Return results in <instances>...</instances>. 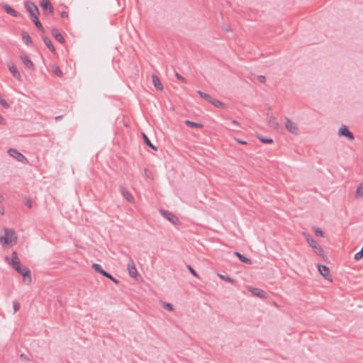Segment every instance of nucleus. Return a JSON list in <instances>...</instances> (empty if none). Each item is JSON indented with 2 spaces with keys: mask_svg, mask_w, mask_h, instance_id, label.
I'll return each mask as SVG.
<instances>
[{
  "mask_svg": "<svg viewBox=\"0 0 363 363\" xmlns=\"http://www.w3.org/2000/svg\"><path fill=\"white\" fill-rule=\"evenodd\" d=\"M6 260L8 264L11 265L18 273L22 275L23 282L28 285L32 281L31 272L27 267H22L21 265L20 260L10 262V257H6Z\"/></svg>",
  "mask_w": 363,
  "mask_h": 363,
  "instance_id": "nucleus-1",
  "label": "nucleus"
},
{
  "mask_svg": "<svg viewBox=\"0 0 363 363\" xmlns=\"http://www.w3.org/2000/svg\"><path fill=\"white\" fill-rule=\"evenodd\" d=\"M4 235H0V244L3 246H13L16 244L18 237L13 229L5 228Z\"/></svg>",
  "mask_w": 363,
  "mask_h": 363,
  "instance_id": "nucleus-2",
  "label": "nucleus"
},
{
  "mask_svg": "<svg viewBox=\"0 0 363 363\" xmlns=\"http://www.w3.org/2000/svg\"><path fill=\"white\" fill-rule=\"evenodd\" d=\"M286 129L291 133L297 135L298 134V126L296 122L292 121L291 119L286 118L284 122Z\"/></svg>",
  "mask_w": 363,
  "mask_h": 363,
  "instance_id": "nucleus-3",
  "label": "nucleus"
},
{
  "mask_svg": "<svg viewBox=\"0 0 363 363\" xmlns=\"http://www.w3.org/2000/svg\"><path fill=\"white\" fill-rule=\"evenodd\" d=\"M25 8L32 17L39 15L38 6L31 1L28 0L24 3Z\"/></svg>",
  "mask_w": 363,
  "mask_h": 363,
  "instance_id": "nucleus-4",
  "label": "nucleus"
},
{
  "mask_svg": "<svg viewBox=\"0 0 363 363\" xmlns=\"http://www.w3.org/2000/svg\"><path fill=\"white\" fill-rule=\"evenodd\" d=\"M8 153L9 155L13 158H15L18 162H21L23 164H26L28 162L27 158L22 155L21 152H19L16 149L11 148L8 150Z\"/></svg>",
  "mask_w": 363,
  "mask_h": 363,
  "instance_id": "nucleus-5",
  "label": "nucleus"
},
{
  "mask_svg": "<svg viewBox=\"0 0 363 363\" xmlns=\"http://www.w3.org/2000/svg\"><path fill=\"white\" fill-rule=\"evenodd\" d=\"M318 269L320 272V274L328 281H332V275L330 274V269L328 267L323 264H318Z\"/></svg>",
  "mask_w": 363,
  "mask_h": 363,
  "instance_id": "nucleus-6",
  "label": "nucleus"
},
{
  "mask_svg": "<svg viewBox=\"0 0 363 363\" xmlns=\"http://www.w3.org/2000/svg\"><path fill=\"white\" fill-rule=\"evenodd\" d=\"M339 136H345L350 140L354 139V135L349 130L347 126L342 125L338 130Z\"/></svg>",
  "mask_w": 363,
  "mask_h": 363,
  "instance_id": "nucleus-7",
  "label": "nucleus"
},
{
  "mask_svg": "<svg viewBox=\"0 0 363 363\" xmlns=\"http://www.w3.org/2000/svg\"><path fill=\"white\" fill-rule=\"evenodd\" d=\"M127 269L128 271V274L130 277L136 279L138 276V270L135 267V263L133 260L130 259L129 260L128 265H127Z\"/></svg>",
  "mask_w": 363,
  "mask_h": 363,
  "instance_id": "nucleus-8",
  "label": "nucleus"
},
{
  "mask_svg": "<svg viewBox=\"0 0 363 363\" xmlns=\"http://www.w3.org/2000/svg\"><path fill=\"white\" fill-rule=\"evenodd\" d=\"M8 67L11 73L12 74L13 77L16 78L18 81L21 82L22 78L20 72H18L17 67L15 65L12 63H9Z\"/></svg>",
  "mask_w": 363,
  "mask_h": 363,
  "instance_id": "nucleus-9",
  "label": "nucleus"
},
{
  "mask_svg": "<svg viewBox=\"0 0 363 363\" xmlns=\"http://www.w3.org/2000/svg\"><path fill=\"white\" fill-rule=\"evenodd\" d=\"M247 290L251 292L255 296L259 297V298H266L267 294L263 290H261L258 288H255L252 286H247Z\"/></svg>",
  "mask_w": 363,
  "mask_h": 363,
  "instance_id": "nucleus-10",
  "label": "nucleus"
},
{
  "mask_svg": "<svg viewBox=\"0 0 363 363\" xmlns=\"http://www.w3.org/2000/svg\"><path fill=\"white\" fill-rule=\"evenodd\" d=\"M160 212L161 213V214L166 218L169 221H170L171 223L175 224L178 222V218L177 217H176L174 215H173L172 213H170L169 211H165V210H160Z\"/></svg>",
  "mask_w": 363,
  "mask_h": 363,
  "instance_id": "nucleus-11",
  "label": "nucleus"
},
{
  "mask_svg": "<svg viewBox=\"0 0 363 363\" xmlns=\"http://www.w3.org/2000/svg\"><path fill=\"white\" fill-rule=\"evenodd\" d=\"M1 6L5 10V11L8 14L11 15V16L16 17V18L20 16V13L18 12H17L16 11H15L13 8H11L7 4L3 3V4H1Z\"/></svg>",
  "mask_w": 363,
  "mask_h": 363,
  "instance_id": "nucleus-12",
  "label": "nucleus"
},
{
  "mask_svg": "<svg viewBox=\"0 0 363 363\" xmlns=\"http://www.w3.org/2000/svg\"><path fill=\"white\" fill-rule=\"evenodd\" d=\"M303 235L305 238L306 242L313 248V250L320 245L317 241H315L309 234L303 233Z\"/></svg>",
  "mask_w": 363,
  "mask_h": 363,
  "instance_id": "nucleus-13",
  "label": "nucleus"
},
{
  "mask_svg": "<svg viewBox=\"0 0 363 363\" xmlns=\"http://www.w3.org/2000/svg\"><path fill=\"white\" fill-rule=\"evenodd\" d=\"M40 5L44 10H48L49 13L52 14L53 13L54 9L49 0H41Z\"/></svg>",
  "mask_w": 363,
  "mask_h": 363,
  "instance_id": "nucleus-14",
  "label": "nucleus"
},
{
  "mask_svg": "<svg viewBox=\"0 0 363 363\" xmlns=\"http://www.w3.org/2000/svg\"><path fill=\"white\" fill-rule=\"evenodd\" d=\"M20 58L26 67L29 69H33V63L27 55H21Z\"/></svg>",
  "mask_w": 363,
  "mask_h": 363,
  "instance_id": "nucleus-15",
  "label": "nucleus"
},
{
  "mask_svg": "<svg viewBox=\"0 0 363 363\" xmlns=\"http://www.w3.org/2000/svg\"><path fill=\"white\" fill-rule=\"evenodd\" d=\"M121 192L123 197L129 202H133L134 199L131 194L123 186H121L120 188Z\"/></svg>",
  "mask_w": 363,
  "mask_h": 363,
  "instance_id": "nucleus-16",
  "label": "nucleus"
},
{
  "mask_svg": "<svg viewBox=\"0 0 363 363\" xmlns=\"http://www.w3.org/2000/svg\"><path fill=\"white\" fill-rule=\"evenodd\" d=\"M268 125L274 128V130H278L279 128V123L276 121V119L273 116H269L267 119Z\"/></svg>",
  "mask_w": 363,
  "mask_h": 363,
  "instance_id": "nucleus-17",
  "label": "nucleus"
},
{
  "mask_svg": "<svg viewBox=\"0 0 363 363\" xmlns=\"http://www.w3.org/2000/svg\"><path fill=\"white\" fill-rule=\"evenodd\" d=\"M152 82H153L155 87L157 90H162L163 86H162V84L160 82V79L155 74L152 75Z\"/></svg>",
  "mask_w": 363,
  "mask_h": 363,
  "instance_id": "nucleus-18",
  "label": "nucleus"
},
{
  "mask_svg": "<svg viewBox=\"0 0 363 363\" xmlns=\"http://www.w3.org/2000/svg\"><path fill=\"white\" fill-rule=\"evenodd\" d=\"M52 35L55 37V38L61 43L65 42L64 38L62 34L57 30L56 28H53L52 30Z\"/></svg>",
  "mask_w": 363,
  "mask_h": 363,
  "instance_id": "nucleus-19",
  "label": "nucleus"
},
{
  "mask_svg": "<svg viewBox=\"0 0 363 363\" xmlns=\"http://www.w3.org/2000/svg\"><path fill=\"white\" fill-rule=\"evenodd\" d=\"M234 255L242 262L245 263V264H252V261L250 259L245 257L244 255H242V254H240V252H234Z\"/></svg>",
  "mask_w": 363,
  "mask_h": 363,
  "instance_id": "nucleus-20",
  "label": "nucleus"
},
{
  "mask_svg": "<svg viewBox=\"0 0 363 363\" xmlns=\"http://www.w3.org/2000/svg\"><path fill=\"white\" fill-rule=\"evenodd\" d=\"M22 38L26 45H30L32 43L31 38L27 32H22Z\"/></svg>",
  "mask_w": 363,
  "mask_h": 363,
  "instance_id": "nucleus-21",
  "label": "nucleus"
},
{
  "mask_svg": "<svg viewBox=\"0 0 363 363\" xmlns=\"http://www.w3.org/2000/svg\"><path fill=\"white\" fill-rule=\"evenodd\" d=\"M185 124L191 128H201L203 127V125L201 123H195L193 121H191L189 120H186L184 121Z\"/></svg>",
  "mask_w": 363,
  "mask_h": 363,
  "instance_id": "nucleus-22",
  "label": "nucleus"
},
{
  "mask_svg": "<svg viewBox=\"0 0 363 363\" xmlns=\"http://www.w3.org/2000/svg\"><path fill=\"white\" fill-rule=\"evenodd\" d=\"M143 139H144V141L145 143V144L147 145H148L150 147H151L152 150H157V147H155L150 140V139L148 138V137L145 134V133H143Z\"/></svg>",
  "mask_w": 363,
  "mask_h": 363,
  "instance_id": "nucleus-23",
  "label": "nucleus"
},
{
  "mask_svg": "<svg viewBox=\"0 0 363 363\" xmlns=\"http://www.w3.org/2000/svg\"><path fill=\"white\" fill-rule=\"evenodd\" d=\"M43 41L45 44L48 46V48L50 50L51 52H55V48L51 42V40L48 37L43 38Z\"/></svg>",
  "mask_w": 363,
  "mask_h": 363,
  "instance_id": "nucleus-24",
  "label": "nucleus"
},
{
  "mask_svg": "<svg viewBox=\"0 0 363 363\" xmlns=\"http://www.w3.org/2000/svg\"><path fill=\"white\" fill-rule=\"evenodd\" d=\"M92 268L98 273H100L102 275H104L106 274V271L104 270L101 267V266L99 264H92Z\"/></svg>",
  "mask_w": 363,
  "mask_h": 363,
  "instance_id": "nucleus-25",
  "label": "nucleus"
},
{
  "mask_svg": "<svg viewBox=\"0 0 363 363\" xmlns=\"http://www.w3.org/2000/svg\"><path fill=\"white\" fill-rule=\"evenodd\" d=\"M33 23H35V26L40 30H42L43 31L44 29H43V27L41 24V23L40 22L39 19H38V16H35L34 17H33Z\"/></svg>",
  "mask_w": 363,
  "mask_h": 363,
  "instance_id": "nucleus-26",
  "label": "nucleus"
},
{
  "mask_svg": "<svg viewBox=\"0 0 363 363\" xmlns=\"http://www.w3.org/2000/svg\"><path fill=\"white\" fill-rule=\"evenodd\" d=\"M52 72L58 77H62V75H63V73L60 70V67L56 65H53L52 66Z\"/></svg>",
  "mask_w": 363,
  "mask_h": 363,
  "instance_id": "nucleus-27",
  "label": "nucleus"
},
{
  "mask_svg": "<svg viewBox=\"0 0 363 363\" xmlns=\"http://www.w3.org/2000/svg\"><path fill=\"white\" fill-rule=\"evenodd\" d=\"M209 102L213 104V106H215L216 107H224V104L221 101H220L219 100H217L216 99H213L211 97V100L209 101Z\"/></svg>",
  "mask_w": 363,
  "mask_h": 363,
  "instance_id": "nucleus-28",
  "label": "nucleus"
},
{
  "mask_svg": "<svg viewBox=\"0 0 363 363\" xmlns=\"http://www.w3.org/2000/svg\"><path fill=\"white\" fill-rule=\"evenodd\" d=\"M355 196H356V198L362 197L363 196V184H360L357 187V189L356 190Z\"/></svg>",
  "mask_w": 363,
  "mask_h": 363,
  "instance_id": "nucleus-29",
  "label": "nucleus"
},
{
  "mask_svg": "<svg viewBox=\"0 0 363 363\" xmlns=\"http://www.w3.org/2000/svg\"><path fill=\"white\" fill-rule=\"evenodd\" d=\"M313 230H314V233H315L316 236H319V237H324L325 236L324 233L323 232V230L320 228H319L318 227H314L313 228Z\"/></svg>",
  "mask_w": 363,
  "mask_h": 363,
  "instance_id": "nucleus-30",
  "label": "nucleus"
},
{
  "mask_svg": "<svg viewBox=\"0 0 363 363\" xmlns=\"http://www.w3.org/2000/svg\"><path fill=\"white\" fill-rule=\"evenodd\" d=\"M218 276L220 279H223V280H225V281H228L229 283L234 284L235 282L234 279H233L232 278H230L229 277H225V276H224L223 274H218Z\"/></svg>",
  "mask_w": 363,
  "mask_h": 363,
  "instance_id": "nucleus-31",
  "label": "nucleus"
},
{
  "mask_svg": "<svg viewBox=\"0 0 363 363\" xmlns=\"http://www.w3.org/2000/svg\"><path fill=\"white\" fill-rule=\"evenodd\" d=\"M314 252L318 255V256H320V257H323L324 256V250L321 247L320 245H319L317 248H315L314 250Z\"/></svg>",
  "mask_w": 363,
  "mask_h": 363,
  "instance_id": "nucleus-32",
  "label": "nucleus"
},
{
  "mask_svg": "<svg viewBox=\"0 0 363 363\" xmlns=\"http://www.w3.org/2000/svg\"><path fill=\"white\" fill-rule=\"evenodd\" d=\"M198 94L203 99H205L206 100H207L208 101H209L211 99V96H209L208 94L201 91H198Z\"/></svg>",
  "mask_w": 363,
  "mask_h": 363,
  "instance_id": "nucleus-33",
  "label": "nucleus"
},
{
  "mask_svg": "<svg viewBox=\"0 0 363 363\" xmlns=\"http://www.w3.org/2000/svg\"><path fill=\"white\" fill-rule=\"evenodd\" d=\"M362 257H363V247L362 248V250L360 251H359L358 252H357L354 255V259L355 260H359Z\"/></svg>",
  "mask_w": 363,
  "mask_h": 363,
  "instance_id": "nucleus-34",
  "label": "nucleus"
},
{
  "mask_svg": "<svg viewBox=\"0 0 363 363\" xmlns=\"http://www.w3.org/2000/svg\"><path fill=\"white\" fill-rule=\"evenodd\" d=\"M13 313H16L20 308V304L17 301H13Z\"/></svg>",
  "mask_w": 363,
  "mask_h": 363,
  "instance_id": "nucleus-35",
  "label": "nucleus"
},
{
  "mask_svg": "<svg viewBox=\"0 0 363 363\" xmlns=\"http://www.w3.org/2000/svg\"><path fill=\"white\" fill-rule=\"evenodd\" d=\"M0 104L5 108H9L10 107L9 104L7 103V101L1 97H0Z\"/></svg>",
  "mask_w": 363,
  "mask_h": 363,
  "instance_id": "nucleus-36",
  "label": "nucleus"
},
{
  "mask_svg": "<svg viewBox=\"0 0 363 363\" xmlns=\"http://www.w3.org/2000/svg\"><path fill=\"white\" fill-rule=\"evenodd\" d=\"M20 260L19 258L18 257V255L16 253V252H12V255H11V257L10 258V262H14V261H18Z\"/></svg>",
  "mask_w": 363,
  "mask_h": 363,
  "instance_id": "nucleus-37",
  "label": "nucleus"
},
{
  "mask_svg": "<svg viewBox=\"0 0 363 363\" xmlns=\"http://www.w3.org/2000/svg\"><path fill=\"white\" fill-rule=\"evenodd\" d=\"M104 277H107L108 279H111L113 282H114L115 284H118V281L115 279L114 277H113L110 274H108V272H106V274L104 275Z\"/></svg>",
  "mask_w": 363,
  "mask_h": 363,
  "instance_id": "nucleus-38",
  "label": "nucleus"
},
{
  "mask_svg": "<svg viewBox=\"0 0 363 363\" xmlns=\"http://www.w3.org/2000/svg\"><path fill=\"white\" fill-rule=\"evenodd\" d=\"M163 306L164 308L167 309L169 311H172L174 310V308L171 303H164L163 304Z\"/></svg>",
  "mask_w": 363,
  "mask_h": 363,
  "instance_id": "nucleus-39",
  "label": "nucleus"
},
{
  "mask_svg": "<svg viewBox=\"0 0 363 363\" xmlns=\"http://www.w3.org/2000/svg\"><path fill=\"white\" fill-rule=\"evenodd\" d=\"M259 139L264 143H272L273 142L272 139L271 138H264L262 137H259Z\"/></svg>",
  "mask_w": 363,
  "mask_h": 363,
  "instance_id": "nucleus-40",
  "label": "nucleus"
},
{
  "mask_svg": "<svg viewBox=\"0 0 363 363\" xmlns=\"http://www.w3.org/2000/svg\"><path fill=\"white\" fill-rule=\"evenodd\" d=\"M187 267H188L189 272H191V274L192 275H194L196 277H199L198 274L196 272V271L190 265H188Z\"/></svg>",
  "mask_w": 363,
  "mask_h": 363,
  "instance_id": "nucleus-41",
  "label": "nucleus"
},
{
  "mask_svg": "<svg viewBox=\"0 0 363 363\" xmlns=\"http://www.w3.org/2000/svg\"><path fill=\"white\" fill-rule=\"evenodd\" d=\"M25 205L28 206L29 208H32V201L29 199H25Z\"/></svg>",
  "mask_w": 363,
  "mask_h": 363,
  "instance_id": "nucleus-42",
  "label": "nucleus"
},
{
  "mask_svg": "<svg viewBox=\"0 0 363 363\" xmlns=\"http://www.w3.org/2000/svg\"><path fill=\"white\" fill-rule=\"evenodd\" d=\"M176 77L180 80L181 82H186V79L185 78H184L181 74H179V73H176L175 74Z\"/></svg>",
  "mask_w": 363,
  "mask_h": 363,
  "instance_id": "nucleus-43",
  "label": "nucleus"
},
{
  "mask_svg": "<svg viewBox=\"0 0 363 363\" xmlns=\"http://www.w3.org/2000/svg\"><path fill=\"white\" fill-rule=\"evenodd\" d=\"M257 79L261 83H264L265 82V77L264 76L259 75L257 77Z\"/></svg>",
  "mask_w": 363,
  "mask_h": 363,
  "instance_id": "nucleus-44",
  "label": "nucleus"
},
{
  "mask_svg": "<svg viewBox=\"0 0 363 363\" xmlns=\"http://www.w3.org/2000/svg\"><path fill=\"white\" fill-rule=\"evenodd\" d=\"M0 124L6 125V121L1 114H0Z\"/></svg>",
  "mask_w": 363,
  "mask_h": 363,
  "instance_id": "nucleus-45",
  "label": "nucleus"
},
{
  "mask_svg": "<svg viewBox=\"0 0 363 363\" xmlns=\"http://www.w3.org/2000/svg\"><path fill=\"white\" fill-rule=\"evenodd\" d=\"M238 143H240V144H243V145H245L247 143L245 141H243V140H240L238 138H235V139Z\"/></svg>",
  "mask_w": 363,
  "mask_h": 363,
  "instance_id": "nucleus-46",
  "label": "nucleus"
},
{
  "mask_svg": "<svg viewBox=\"0 0 363 363\" xmlns=\"http://www.w3.org/2000/svg\"><path fill=\"white\" fill-rule=\"evenodd\" d=\"M61 16L63 18H67L68 16V13L65 11H63V12H62Z\"/></svg>",
  "mask_w": 363,
  "mask_h": 363,
  "instance_id": "nucleus-47",
  "label": "nucleus"
},
{
  "mask_svg": "<svg viewBox=\"0 0 363 363\" xmlns=\"http://www.w3.org/2000/svg\"><path fill=\"white\" fill-rule=\"evenodd\" d=\"M232 124L235 125H239L240 123H238V121H235V120H233L232 121Z\"/></svg>",
  "mask_w": 363,
  "mask_h": 363,
  "instance_id": "nucleus-48",
  "label": "nucleus"
},
{
  "mask_svg": "<svg viewBox=\"0 0 363 363\" xmlns=\"http://www.w3.org/2000/svg\"><path fill=\"white\" fill-rule=\"evenodd\" d=\"M62 118V116H56L55 117V121H59L60 119Z\"/></svg>",
  "mask_w": 363,
  "mask_h": 363,
  "instance_id": "nucleus-49",
  "label": "nucleus"
},
{
  "mask_svg": "<svg viewBox=\"0 0 363 363\" xmlns=\"http://www.w3.org/2000/svg\"><path fill=\"white\" fill-rule=\"evenodd\" d=\"M145 174L147 177L149 176V174H147V170H145Z\"/></svg>",
  "mask_w": 363,
  "mask_h": 363,
  "instance_id": "nucleus-50",
  "label": "nucleus"
}]
</instances>
